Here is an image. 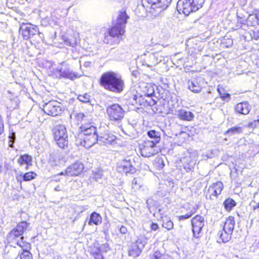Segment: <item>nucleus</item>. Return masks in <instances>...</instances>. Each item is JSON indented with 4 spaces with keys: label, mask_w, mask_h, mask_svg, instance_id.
Returning <instances> with one entry per match:
<instances>
[{
    "label": "nucleus",
    "mask_w": 259,
    "mask_h": 259,
    "mask_svg": "<svg viewBox=\"0 0 259 259\" xmlns=\"http://www.w3.org/2000/svg\"><path fill=\"white\" fill-rule=\"evenodd\" d=\"M128 18L125 12H120L116 20L115 24L110 28L107 35H105L103 41L107 44H118L122 39V35L125 30V25Z\"/></svg>",
    "instance_id": "f257e3e1"
},
{
    "label": "nucleus",
    "mask_w": 259,
    "mask_h": 259,
    "mask_svg": "<svg viewBox=\"0 0 259 259\" xmlns=\"http://www.w3.org/2000/svg\"><path fill=\"white\" fill-rule=\"evenodd\" d=\"M100 83L105 89L116 93H121L124 88L121 76L112 71L104 73L100 79Z\"/></svg>",
    "instance_id": "f03ea898"
},
{
    "label": "nucleus",
    "mask_w": 259,
    "mask_h": 259,
    "mask_svg": "<svg viewBox=\"0 0 259 259\" xmlns=\"http://www.w3.org/2000/svg\"><path fill=\"white\" fill-rule=\"evenodd\" d=\"M106 114L109 121L112 124L118 125L123 119L126 111L118 103H112L106 107Z\"/></svg>",
    "instance_id": "7ed1b4c3"
},
{
    "label": "nucleus",
    "mask_w": 259,
    "mask_h": 259,
    "mask_svg": "<svg viewBox=\"0 0 259 259\" xmlns=\"http://www.w3.org/2000/svg\"><path fill=\"white\" fill-rule=\"evenodd\" d=\"M204 0H179L177 3V8L178 12L185 15L196 12L202 8Z\"/></svg>",
    "instance_id": "20e7f679"
},
{
    "label": "nucleus",
    "mask_w": 259,
    "mask_h": 259,
    "mask_svg": "<svg viewBox=\"0 0 259 259\" xmlns=\"http://www.w3.org/2000/svg\"><path fill=\"white\" fill-rule=\"evenodd\" d=\"M56 77L58 78H66L71 80H74L81 76V74L74 71L70 66L65 62H62L56 68L54 69Z\"/></svg>",
    "instance_id": "39448f33"
},
{
    "label": "nucleus",
    "mask_w": 259,
    "mask_h": 259,
    "mask_svg": "<svg viewBox=\"0 0 259 259\" xmlns=\"http://www.w3.org/2000/svg\"><path fill=\"white\" fill-rule=\"evenodd\" d=\"M54 138L58 146L65 149L68 144V137L66 127L64 125H56L53 129Z\"/></svg>",
    "instance_id": "423d86ee"
},
{
    "label": "nucleus",
    "mask_w": 259,
    "mask_h": 259,
    "mask_svg": "<svg viewBox=\"0 0 259 259\" xmlns=\"http://www.w3.org/2000/svg\"><path fill=\"white\" fill-rule=\"evenodd\" d=\"M19 33L23 39L26 40L34 39L40 34L38 28L36 26L31 24L25 23L21 24L19 28Z\"/></svg>",
    "instance_id": "0eeeda50"
},
{
    "label": "nucleus",
    "mask_w": 259,
    "mask_h": 259,
    "mask_svg": "<svg viewBox=\"0 0 259 259\" xmlns=\"http://www.w3.org/2000/svg\"><path fill=\"white\" fill-rule=\"evenodd\" d=\"M135 164L134 158L131 156H127L118 163L117 169L119 172L126 174H134L136 171Z\"/></svg>",
    "instance_id": "6e6552de"
},
{
    "label": "nucleus",
    "mask_w": 259,
    "mask_h": 259,
    "mask_svg": "<svg viewBox=\"0 0 259 259\" xmlns=\"http://www.w3.org/2000/svg\"><path fill=\"white\" fill-rule=\"evenodd\" d=\"M97 141H99L98 134H90L88 136L78 135L76 137L75 144L77 146H82L86 148H90Z\"/></svg>",
    "instance_id": "1a4fd4ad"
},
{
    "label": "nucleus",
    "mask_w": 259,
    "mask_h": 259,
    "mask_svg": "<svg viewBox=\"0 0 259 259\" xmlns=\"http://www.w3.org/2000/svg\"><path fill=\"white\" fill-rule=\"evenodd\" d=\"M171 0H142L143 6L150 5V8L156 11L160 12L166 9L171 3Z\"/></svg>",
    "instance_id": "9d476101"
},
{
    "label": "nucleus",
    "mask_w": 259,
    "mask_h": 259,
    "mask_svg": "<svg viewBox=\"0 0 259 259\" xmlns=\"http://www.w3.org/2000/svg\"><path fill=\"white\" fill-rule=\"evenodd\" d=\"M43 110L45 113L52 116H56L61 113L62 106L60 103L52 100L44 105Z\"/></svg>",
    "instance_id": "9b49d317"
},
{
    "label": "nucleus",
    "mask_w": 259,
    "mask_h": 259,
    "mask_svg": "<svg viewBox=\"0 0 259 259\" xmlns=\"http://www.w3.org/2000/svg\"><path fill=\"white\" fill-rule=\"evenodd\" d=\"M224 188V185L221 181H218L210 186L206 194L207 199L214 200L221 193Z\"/></svg>",
    "instance_id": "f8f14e48"
},
{
    "label": "nucleus",
    "mask_w": 259,
    "mask_h": 259,
    "mask_svg": "<svg viewBox=\"0 0 259 259\" xmlns=\"http://www.w3.org/2000/svg\"><path fill=\"white\" fill-rule=\"evenodd\" d=\"M193 236L196 238L201 236L202 229L204 225V219L203 217L196 215L191 220Z\"/></svg>",
    "instance_id": "ddd939ff"
},
{
    "label": "nucleus",
    "mask_w": 259,
    "mask_h": 259,
    "mask_svg": "<svg viewBox=\"0 0 259 259\" xmlns=\"http://www.w3.org/2000/svg\"><path fill=\"white\" fill-rule=\"evenodd\" d=\"M29 226V224L22 221L19 224L9 233L8 238L10 240H15L19 236H22Z\"/></svg>",
    "instance_id": "4468645a"
},
{
    "label": "nucleus",
    "mask_w": 259,
    "mask_h": 259,
    "mask_svg": "<svg viewBox=\"0 0 259 259\" xmlns=\"http://www.w3.org/2000/svg\"><path fill=\"white\" fill-rule=\"evenodd\" d=\"M65 161L63 154L59 150H55L50 154L48 163L51 166L55 167L62 164Z\"/></svg>",
    "instance_id": "2eb2a0df"
},
{
    "label": "nucleus",
    "mask_w": 259,
    "mask_h": 259,
    "mask_svg": "<svg viewBox=\"0 0 259 259\" xmlns=\"http://www.w3.org/2000/svg\"><path fill=\"white\" fill-rule=\"evenodd\" d=\"M83 168L84 166L83 164L80 162H77L68 167L64 172H61L59 175L76 176L82 171Z\"/></svg>",
    "instance_id": "dca6fc26"
},
{
    "label": "nucleus",
    "mask_w": 259,
    "mask_h": 259,
    "mask_svg": "<svg viewBox=\"0 0 259 259\" xmlns=\"http://www.w3.org/2000/svg\"><path fill=\"white\" fill-rule=\"evenodd\" d=\"M151 100L148 101L147 99L144 97L143 95L133 94L129 99V103L134 106L143 105H144L146 102H148L149 104L154 105L156 104V101L153 99L151 98Z\"/></svg>",
    "instance_id": "f3484780"
},
{
    "label": "nucleus",
    "mask_w": 259,
    "mask_h": 259,
    "mask_svg": "<svg viewBox=\"0 0 259 259\" xmlns=\"http://www.w3.org/2000/svg\"><path fill=\"white\" fill-rule=\"evenodd\" d=\"M156 144L154 142L148 141L145 143L144 146L141 148V154L145 157H149L155 155L157 151L154 149Z\"/></svg>",
    "instance_id": "a211bd4d"
},
{
    "label": "nucleus",
    "mask_w": 259,
    "mask_h": 259,
    "mask_svg": "<svg viewBox=\"0 0 259 259\" xmlns=\"http://www.w3.org/2000/svg\"><path fill=\"white\" fill-rule=\"evenodd\" d=\"M116 140V137L108 131L101 133L99 136V141L105 144H113Z\"/></svg>",
    "instance_id": "6ab92c4d"
},
{
    "label": "nucleus",
    "mask_w": 259,
    "mask_h": 259,
    "mask_svg": "<svg viewBox=\"0 0 259 259\" xmlns=\"http://www.w3.org/2000/svg\"><path fill=\"white\" fill-rule=\"evenodd\" d=\"M251 109V106L247 102H242L238 103L235 107L236 113L243 115H247Z\"/></svg>",
    "instance_id": "aec40b11"
},
{
    "label": "nucleus",
    "mask_w": 259,
    "mask_h": 259,
    "mask_svg": "<svg viewBox=\"0 0 259 259\" xmlns=\"http://www.w3.org/2000/svg\"><path fill=\"white\" fill-rule=\"evenodd\" d=\"M80 133L78 135H83L88 136L90 134H97V128L95 126L91 125L90 123L82 124L80 126Z\"/></svg>",
    "instance_id": "412c9836"
},
{
    "label": "nucleus",
    "mask_w": 259,
    "mask_h": 259,
    "mask_svg": "<svg viewBox=\"0 0 259 259\" xmlns=\"http://www.w3.org/2000/svg\"><path fill=\"white\" fill-rule=\"evenodd\" d=\"M102 221V217L98 213L96 212H92L90 217L89 220H87L85 224L88 223L89 225H99L101 224Z\"/></svg>",
    "instance_id": "4be33fe9"
},
{
    "label": "nucleus",
    "mask_w": 259,
    "mask_h": 259,
    "mask_svg": "<svg viewBox=\"0 0 259 259\" xmlns=\"http://www.w3.org/2000/svg\"><path fill=\"white\" fill-rule=\"evenodd\" d=\"M188 88L191 91L195 93H198L202 90L201 85L198 82V80L195 78L188 80Z\"/></svg>",
    "instance_id": "5701e85b"
},
{
    "label": "nucleus",
    "mask_w": 259,
    "mask_h": 259,
    "mask_svg": "<svg viewBox=\"0 0 259 259\" xmlns=\"http://www.w3.org/2000/svg\"><path fill=\"white\" fill-rule=\"evenodd\" d=\"M244 21L246 22V25L248 26H255L259 25V12L250 14L248 16L246 20Z\"/></svg>",
    "instance_id": "b1692460"
},
{
    "label": "nucleus",
    "mask_w": 259,
    "mask_h": 259,
    "mask_svg": "<svg viewBox=\"0 0 259 259\" xmlns=\"http://www.w3.org/2000/svg\"><path fill=\"white\" fill-rule=\"evenodd\" d=\"M177 115L180 119L186 121H191L194 117L193 113L185 109L179 110Z\"/></svg>",
    "instance_id": "393cba45"
},
{
    "label": "nucleus",
    "mask_w": 259,
    "mask_h": 259,
    "mask_svg": "<svg viewBox=\"0 0 259 259\" xmlns=\"http://www.w3.org/2000/svg\"><path fill=\"white\" fill-rule=\"evenodd\" d=\"M235 225L234 218L232 216L229 217L226 220L224 225L223 229L227 230L229 232L233 233Z\"/></svg>",
    "instance_id": "a878e982"
},
{
    "label": "nucleus",
    "mask_w": 259,
    "mask_h": 259,
    "mask_svg": "<svg viewBox=\"0 0 259 259\" xmlns=\"http://www.w3.org/2000/svg\"><path fill=\"white\" fill-rule=\"evenodd\" d=\"M32 157L28 154L21 155L18 159L17 162L20 165H22L24 164L27 165L26 169H28V165H31Z\"/></svg>",
    "instance_id": "bb28decb"
},
{
    "label": "nucleus",
    "mask_w": 259,
    "mask_h": 259,
    "mask_svg": "<svg viewBox=\"0 0 259 259\" xmlns=\"http://www.w3.org/2000/svg\"><path fill=\"white\" fill-rule=\"evenodd\" d=\"M160 221L162 222V226L168 230H171L174 227L173 222L167 215L161 216Z\"/></svg>",
    "instance_id": "cd10ccee"
},
{
    "label": "nucleus",
    "mask_w": 259,
    "mask_h": 259,
    "mask_svg": "<svg viewBox=\"0 0 259 259\" xmlns=\"http://www.w3.org/2000/svg\"><path fill=\"white\" fill-rule=\"evenodd\" d=\"M71 118L73 117V119L76 122L77 124H84L85 121L87 120L86 118L87 116L84 115L82 113H72L71 115Z\"/></svg>",
    "instance_id": "c85d7f7f"
},
{
    "label": "nucleus",
    "mask_w": 259,
    "mask_h": 259,
    "mask_svg": "<svg viewBox=\"0 0 259 259\" xmlns=\"http://www.w3.org/2000/svg\"><path fill=\"white\" fill-rule=\"evenodd\" d=\"M149 259H173L172 257L166 254L163 253L160 251H156L150 254Z\"/></svg>",
    "instance_id": "c756f323"
},
{
    "label": "nucleus",
    "mask_w": 259,
    "mask_h": 259,
    "mask_svg": "<svg viewBox=\"0 0 259 259\" xmlns=\"http://www.w3.org/2000/svg\"><path fill=\"white\" fill-rule=\"evenodd\" d=\"M142 249L135 244L132 245L128 250V255L133 257H136L139 256L142 252Z\"/></svg>",
    "instance_id": "7c9ffc66"
},
{
    "label": "nucleus",
    "mask_w": 259,
    "mask_h": 259,
    "mask_svg": "<svg viewBox=\"0 0 259 259\" xmlns=\"http://www.w3.org/2000/svg\"><path fill=\"white\" fill-rule=\"evenodd\" d=\"M147 135L150 138L153 140L150 141L154 142L155 144L158 143L160 140V133L155 130H151L148 131L147 132Z\"/></svg>",
    "instance_id": "2f4dec72"
},
{
    "label": "nucleus",
    "mask_w": 259,
    "mask_h": 259,
    "mask_svg": "<svg viewBox=\"0 0 259 259\" xmlns=\"http://www.w3.org/2000/svg\"><path fill=\"white\" fill-rule=\"evenodd\" d=\"M157 64V61H155V56L153 53L149 55L147 60L145 61L143 65L148 67H152Z\"/></svg>",
    "instance_id": "473e14b6"
},
{
    "label": "nucleus",
    "mask_w": 259,
    "mask_h": 259,
    "mask_svg": "<svg viewBox=\"0 0 259 259\" xmlns=\"http://www.w3.org/2000/svg\"><path fill=\"white\" fill-rule=\"evenodd\" d=\"M232 233L223 229L219 234L220 235V238L222 240V242L226 243L230 240Z\"/></svg>",
    "instance_id": "72a5a7b5"
},
{
    "label": "nucleus",
    "mask_w": 259,
    "mask_h": 259,
    "mask_svg": "<svg viewBox=\"0 0 259 259\" xmlns=\"http://www.w3.org/2000/svg\"><path fill=\"white\" fill-rule=\"evenodd\" d=\"M223 204L225 209L230 211L236 205V203L233 199L228 198L224 201Z\"/></svg>",
    "instance_id": "f704fd0d"
},
{
    "label": "nucleus",
    "mask_w": 259,
    "mask_h": 259,
    "mask_svg": "<svg viewBox=\"0 0 259 259\" xmlns=\"http://www.w3.org/2000/svg\"><path fill=\"white\" fill-rule=\"evenodd\" d=\"M21 240L17 241V245L22 249V251L30 249V244L23 240L24 237H20Z\"/></svg>",
    "instance_id": "c9c22d12"
},
{
    "label": "nucleus",
    "mask_w": 259,
    "mask_h": 259,
    "mask_svg": "<svg viewBox=\"0 0 259 259\" xmlns=\"http://www.w3.org/2000/svg\"><path fill=\"white\" fill-rule=\"evenodd\" d=\"M144 85L146 90L143 91L144 93L143 95L145 98H152L155 94L154 89L152 87L148 84H146Z\"/></svg>",
    "instance_id": "e433bc0d"
},
{
    "label": "nucleus",
    "mask_w": 259,
    "mask_h": 259,
    "mask_svg": "<svg viewBox=\"0 0 259 259\" xmlns=\"http://www.w3.org/2000/svg\"><path fill=\"white\" fill-rule=\"evenodd\" d=\"M250 206L254 210L259 211V194H255L253 196V199L250 202Z\"/></svg>",
    "instance_id": "4c0bfd02"
},
{
    "label": "nucleus",
    "mask_w": 259,
    "mask_h": 259,
    "mask_svg": "<svg viewBox=\"0 0 259 259\" xmlns=\"http://www.w3.org/2000/svg\"><path fill=\"white\" fill-rule=\"evenodd\" d=\"M243 131V127L239 126H235L234 127L229 128L226 132L227 134L230 136H233L236 134H239Z\"/></svg>",
    "instance_id": "58836bf2"
},
{
    "label": "nucleus",
    "mask_w": 259,
    "mask_h": 259,
    "mask_svg": "<svg viewBox=\"0 0 259 259\" xmlns=\"http://www.w3.org/2000/svg\"><path fill=\"white\" fill-rule=\"evenodd\" d=\"M147 243V239L144 236H140L138 238L135 244L142 250Z\"/></svg>",
    "instance_id": "ea45409f"
},
{
    "label": "nucleus",
    "mask_w": 259,
    "mask_h": 259,
    "mask_svg": "<svg viewBox=\"0 0 259 259\" xmlns=\"http://www.w3.org/2000/svg\"><path fill=\"white\" fill-rule=\"evenodd\" d=\"M153 164L154 167L158 170L162 169L165 165L164 160L161 157L156 158L154 160Z\"/></svg>",
    "instance_id": "a19ab883"
},
{
    "label": "nucleus",
    "mask_w": 259,
    "mask_h": 259,
    "mask_svg": "<svg viewBox=\"0 0 259 259\" xmlns=\"http://www.w3.org/2000/svg\"><path fill=\"white\" fill-rule=\"evenodd\" d=\"M91 96L88 93H85V94H83L82 95L80 94L77 97V99L79 101H80L81 102L84 103H91Z\"/></svg>",
    "instance_id": "79ce46f5"
},
{
    "label": "nucleus",
    "mask_w": 259,
    "mask_h": 259,
    "mask_svg": "<svg viewBox=\"0 0 259 259\" xmlns=\"http://www.w3.org/2000/svg\"><path fill=\"white\" fill-rule=\"evenodd\" d=\"M217 91L220 96V97L223 100L228 99V101H229L230 100V95L229 93H224V89L223 88L218 86Z\"/></svg>",
    "instance_id": "37998d69"
},
{
    "label": "nucleus",
    "mask_w": 259,
    "mask_h": 259,
    "mask_svg": "<svg viewBox=\"0 0 259 259\" xmlns=\"http://www.w3.org/2000/svg\"><path fill=\"white\" fill-rule=\"evenodd\" d=\"M37 175L36 173L29 171L28 172H26L24 174L23 181H29L35 178Z\"/></svg>",
    "instance_id": "c03bdc74"
},
{
    "label": "nucleus",
    "mask_w": 259,
    "mask_h": 259,
    "mask_svg": "<svg viewBox=\"0 0 259 259\" xmlns=\"http://www.w3.org/2000/svg\"><path fill=\"white\" fill-rule=\"evenodd\" d=\"M183 168L185 169L186 171L189 172L191 171H192L194 168V166L196 164L195 161H191L190 162V163H183Z\"/></svg>",
    "instance_id": "a18cd8bd"
},
{
    "label": "nucleus",
    "mask_w": 259,
    "mask_h": 259,
    "mask_svg": "<svg viewBox=\"0 0 259 259\" xmlns=\"http://www.w3.org/2000/svg\"><path fill=\"white\" fill-rule=\"evenodd\" d=\"M140 179L138 178H134L132 182V188L134 191L139 190L141 187V185L139 183Z\"/></svg>",
    "instance_id": "49530a36"
},
{
    "label": "nucleus",
    "mask_w": 259,
    "mask_h": 259,
    "mask_svg": "<svg viewBox=\"0 0 259 259\" xmlns=\"http://www.w3.org/2000/svg\"><path fill=\"white\" fill-rule=\"evenodd\" d=\"M20 259H33L32 255L29 250L22 251L20 255Z\"/></svg>",
    "instance_id": "de8ad7c7"
},
{
    "label": "nucleus",
    "mask_w": 259,
    "mask_h": 259,
    "mask_svg": "<svg viewBox=\"0 0 259 259\" xmlns=\"http://www.w3.org/2000/svg\"><path fill=\"white\" fill-rule=\"evenodd\" d=\"M103 176V171L101 169H98L96 171L93 172V178L96 181H99Z\"/></svg>",
    "instance_id": "09e8293b"
},
{
    "label": "nucleus",
    "mask_w": 259,
    "mask_h": 259,
    "mask_svg": "<svg viewBox=\"0 0 259 259\" xmlns=\"http://www.w3.org/2000/svg\"><path fill=\"white\" fill-rule=\"evenodd\" d=\"M195 209H192L189 213L179 216V220H183L190 218L194 213H195Z\"/></svg>",
    "instance_id": "8fccbe9b"
},
{
    "label": "nucleus",
    "mask_w": 259,
    "mask_h": 259,
    "mask_svg": "<svg viewBox=\"0 0 259 259\" xmlns=\"http://www.w3.org/2000/svg\"><path fill=\"white\" fill-rule=\"evenodd\" d=\"M109 250V245L107 243L102 244L98 249V251L101 252H107Z\"/></svg>",
    "instance_id": "3c124183"
},
{
    "label": "nucleus",
    "mask_w": 259,
    "mask_h": 259,
    "mask_svg": "<svg viewBox=\"0 0 259 259\" xmlns=\"http://www.w3.org/2000/svg\"><path fill=\"white\" fill-rule=\"evenodd\" d=\"M64 41L66 45L72 47H75L76 45V40L72 38H66L64 40Z\"/></svg>",
    "instance_id": "603ef678"
},
{
    "label": "nucleus",
    "mask_w": 259,
    "mask_h": 259,
    "mask_svg": "<svg viewBox=\"0 0 259 259\" xmlns=\"http://www.w3.org/2000/svg\"><path fill=\"white\" fill-rule=\"evenodd\" d=\"M181 161L183 163H186V164L190 163V162H191V161H195L196 162L195 157H193V156H186L183 157L181 159Z\"/></svg>",
    "instance_id": "864d4df0"
},
{
    "label": "nucleus",
    "mask_w": 259,
    "mask_h": 259,
    "mask_svg": "<svg viewBox=\"0 0 259 259\" xmlns=\"http://www.w3.org/2000/svg\"><path fill=\"white\" fill-rule=\"evenodd\" d=\"M24 175L22 172H21L20 174H16V179L18 183H19L20 185L22 184V181H23Z\"/></svg>",
    "instance_id": "5fc2aeb1"
},
{
    "label": "nucleus",
    "mask_w": 259,
    "mask_h": 259,
    "mask_svg": "<svg viewBox=\"0 0 259 259\" xmlns=\"http://www.w3.org/2000/svg\"><path fill=\"white\" fill-rule=\"evenodd\" d=\"M4 132V122L2 115L0 114V135Z\"/></svg>",
    "instance_id": "6e6d98bb"
},
{
    "label": "nucleus",
    "mask_w": 259,
    "mask_h": 259,
    "mask_svg": "<svg viewBox=\"0 0 259 259\" xmlns=\"http://www.w3.org/2000/svg\"><path fill=\"white\" fill-rule=\"evenodd\" d=\"M153 54L155 56V61H157V64L162 61L163 57L161 55H159V53H154Z\"/></svg>",
    "instance_id": "4d7b16f0"
},
{
    "label": "nucleus",
    "mask_w": 259,
    "mask_h": 259,
    "mask_svg": "<svg viewBox=\"0 0 259 259\" xmlns=\"http://www.w3.org/2000/svg\"><path fill=\"white\" fill-rule=\"evenodd\" d=\"M118 229L120 233L122 234H125L127 232L126 227L124 226H118Z\"/></svg>",
    "instance_id": "13d9d810"
},
{
    "label": "nucleus",
    "mask_w": 259,
    "mask_h": 259,
    "mask_svg": "<svg viewBox=\"0 0 259 259\" xmlns=\"http://www.w3.org/2000/svg\"><path fill=\"white\" fill-rule=\"evenodd\" d=\"M93 255L95 259H103V256L101 254V252L98 251L97 252L93 253Z\"/></svg>",
    "instance_id": "bf43d9fd"
},
{
    "label": "nucleus",
    "mask_w": 259,
    "mask_h": 259,
    "mask_svg": "<svg viewBox=\"0 0 259 259\" xmlns=\"http://www.w3.org/2000/svg\"><path fill=\"white\" fill-rule=\"evenodd\" d=\"M159 226L157 223H152L151 225V229L153 231H156L158 229Z\"/></svg>",
    "instance_id": "052dcab7"
},
{
    "label": "nucleus",
    "mask_w": 259,
    "mask_h": 259,
    "mask_svg": "<svg viewBox=\"0 0 259 259\" xmlns=\"http://www.w3.org/2000/svg\"><path fill=\"white\" fill-rule=\"evenodd\" d=\"M9 138L10 139V140L9 141V145L10 147H12L13 144L14 140L15 139V134L12 135L11 136L9 137Z\"/></svg>",
    "instance_id": "680f3d73"
},
{
    "label": "nucleus",
    "mask_w": 259,
    "mask_h": 259,
    "mask_svg": "<svg viewBox=\"0 0 259 259\" xmlns=\"http://www.w3.org/2000/svg\"><path fill=\"white\" fill-rule=\"evenodd\" d=\"M252 38L255 40H258L259 38V33L253 32V36H252Z\"/></svg>",
    "instance_id": "e2e57ef3"
},
{
    "label": "nucleus",
    "mask_w": 259,
    "mask_h": 259,
    "mask_svg": "<svg viewBox=\"0 0 259 259\" xmlns=\"http://www.w3.org/2000/svg\"><path fill=\"white\" fill-rule=\"evenodd\" d=\"M139 74V72L138 71H134L132 72V75L135 76V77H137L138 75Z\"/></svg>",
    "instance_id": "0e129e2a"
},
{
    "label": "nucleus",
    "mask_w": 259,
    "mask_h": 259,
    "mask_svg": "<svg viewBox=\"0 0 259 259\" xmlns=\"http://www.w3.org/2000/svg\"><path fill=\"white\" fill-rule=\"evenodd\" d=\"M233 45V40L232 39H228V45L227 46V47H229L230 46H232Z\"/></svg>",
    "instance_id": "69168bd1"
},
{
    "label": "nucleus",
    "mask_w": 259,
    "mask_h": 259,
    "mask_svg": "<svg viewBox=\"0 0 259 259\" xmlns=\"http://www.w3.org/2000/svg\"><path fill=\"white\" fill-rule=\"evenodd\" d=\"M256 122H258V123H259V119H258L257 120H256V121H254V123H252V122L250 123L249 124V126H250V127H252V126H253V125L254 124H255V123H256Z\"/></svg>",
    "instance_id": "338daca9"
},
{
    "label": "nucleus",
    "mask_w": 259,
    "mask_h": 259,
    "mask_svg": "<svg viewBox=\"0 0 259 259\" xmlns=\"http://www.w3.org/2000/svg\"><path fill=\"white\" fill-rule=\"evenodd\" d=\"M90 64H91V62H85L84 63V65L85 66L87 67V66H90Z\"/></svg>",
    "instance_id": "774afa93"
}]
</instances>
